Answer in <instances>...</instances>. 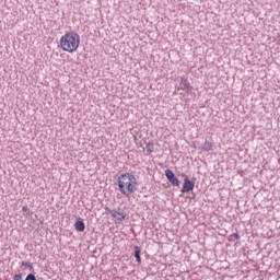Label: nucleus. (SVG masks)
<instances>
[{"mask_svg": "<svg viewBox=\"0 0 280 280\" xmlns=\"http://www.w3.org/2000/svg\"><path fill=\"white\" fill-rule=\"evenodd\" d=\"M118 189L127 198L137 191V177L130 173H122L117 179Z\"/></svg>", "mask_w": 280, "mask_h": 280, "instance_id": "nucleus-1", "label": "nucleus"}, {"mask_svg": "<svg viewBox=\"0 0 280 280\" xmlns=\"http://www.w3.org/2000/svg\"><path fill=\"white\" fill-rule=\"evenodd\" d=\"M60 47L63 51L73 54L80 47V35L75 32L66 33L60 38Z\"/></svg>", "mask_w": 280, "mask_h": 280, "instance_id": "nucleus-2", "label": "nucleus"}, {"mask_svg": "<svg viewBox=\"0 0 280 280\" xmlns=\"http://www.w3.org/2000/svg\"><path fill=\"white\" fill-rule=\"evenodd\" d=\"M194 187H196V182L190 180L189 177L184 178V185L180 189L182 194H189V191H194Z\"/></svg>", "mask_w": 280, "mask_h": 280, "instance_id": "nucleus-3", "label": "nucleus"}, {"mask_svg": "<svg viewBox=\"0 0 280 280\" xmlns=\"http://www.w3.org/2000/svg\"><path fill=\"white\" fill-rule=\"evenodd\" d=\"M165 176H166L168 183H171V185H173V187H178L180 185V182L178 180V177H176V175L174 174V171L167 168L165 171Z\"/></svg>", "mask_w": 280, "mask_h": 280, "instance_id": "nucleus-4", "label": "nucleus"}, {"mask_svg": "<svg viewBox=\"0 0 280 280\" xmlns=\"http://www.w3.org/2000/svg\"><path fill=\"white\" fill-rule=\"evenodd\" d=\"M116 217H113L114 222L116 224H121V222H124V220H126V211H121V208H118V211L116 210Z\"/></svg>", "mask_w": 280, "mask_h": 280, "instance_id": "nucleus-5", "label": "nucleus"}, {"mask_svg": "<svg viewBox=\"0 0 280 280\" xmlns=\"http://www.w3.org/2000/svg\"><path fill=\"white\" fill-rule=\"evenodd\" d=\"M74 229L75 231H78L79 233H84L85 229H86V224H84L83 220H79L74 223Z\"/></svg>", "mask_w": 280, "mask_h": 280, "instance_id": "nucleus-6", "label": "nucleus"}, {"mask_svg": "<svg viewBox=\"0 0 280 280\" xmlns=\"http://www.w3.org/2000/svg\"><path fill=\"white\" fill-rule=\"evenodd\" d=\"M133 257L138 264H141V247L135 246L133 247Z\"/></svg>", "mask_w": 280, "mask_h": 280, "instance_id": "nucleus-7", "label": "nucleus"}, {"mask_svg": "<svg viewBox=\"0 0 280 280\" xmlns=\"http://www.w3.org/2000/svg\"><path fill=\"white\" fill-rule=\"evenodd\" d=\"M180 86L182 89H187V91H194V86H191L187 79L182 80Z\"/></svg>", "mask_w": 280, "mask_h": 280, "instance_id": "nucleus-8", "label": "nucleus"}, {"mask_svg": "<svg viewBox=\"0 0 280 280\" xmlns=\"http://www.w3.org/2000/svg\"><path fill=\"white\" fill-rule=\"evenodd\" d=\"M211 150H213V142L210 141H205L203 145H202V151L203 152H211Z\"/></svg>", "mask_w": 280, "mask_h": 280, "instance_id": "nucleus-9", "label": "nucleus"}, {"mask_svg": "<svg viewBox=\"0 0 280 280\" xmlns=\"http://www.w3.org/2000/svg\"><path fill=\"white\" fill-rule=\"evenodd\" d=\"M145 148H147L148 154H152V152H154V143L153 142H147Z\"/></svg>", "mask_w": 280, "mask_h": 280, "instance_id": "nucleus-10", "label": "nucleus"}, {"mask_svg": "<svg viewBox=\"0 0 280 280\" xmlns=\"http://www.w3.org/2000/svg\"><path fill=\"white\" fill-rule=\"evenodd\" d=\"M105 213H106L107 215L110 214L112 218H115V217H116V213H117V210H110V208L105 207Z\"/></svg>", "mask_w": 280, "mask_h": 280, "instance_id": "nucleus-11", "label": "nucleus"}, {"mask_svg": "<svg viewBox=\"0 0 280 280\" xmlns=\"http://www.w3.org/2000/svg\"><path fill=\"white\" fill-rule=\"evenodd\" d=\"M22 266H24L25 268H30V270L34 269V267L32 266V262L22 261Z\"/></svg>", "mask_w": 280, "mask_h": 280, "instance_id": "nucleus-12", "label": "nucleus"}, {"mask_svg": "<svg viewBox=\"0 0 280 280\" xmlns=\"http://www.w3.org/2000/svg\"><path fill=\"white\" fill-rule=\"evenodd\" d=\"M13 280H23V273L19 272L13 276Z\"/></svg>", "mask_w": 280, "mask_h": 280, "instance_id": "nucleus-13", "label": "nucleus"}, {"mask_svg": "<svg viewBox=\"0 0 280 280\" xmlns=\"http://www.w3.org/2000/svg\"><path fill=\"white\" fill-rule=\"evenodd\" d=\"M25 280H36V276L34 273H28Z\"/></svg>", "mask_w": 280, "mask_h": 280, "instance_id": "nucleus-14", "label": "nucleus"}, {"mask_svg": "<svg viewBox=\"0 0 280 280\" xmlns=\"http://www.w3.org/2000/svg\"><path fill=\"white\" fill-rule=\"evenodd\" d=\"M22 211H23L24 213H30V208H28L27 206H23V207H22Z\"/></svg>", "mask_w": 280, "mask_h": 280, "instance_id": "nucleus-15", "label": "nucleus"}, {"mask_svg": "<svg viewBox=\"0 0 280 280\" xmlns=\"http://www.w3.org/2000/svg\"><path fill=\"white\" fill-rule=\"evenodd\" d=\"M231 237H233L234 240H240V234L233 233V234L231 235Z\"/></svg>", "mask_w": 280, "mask_h": 280, "instance_id": "nucleus-16", "label": "nucleus"}, {"mask_svg": "<svg viewBox=\"0 0 280 280\" xmlns=\"http://www.w3.org/2000/svg\"><path fill=\"white\" fill-rule=\"evenodd\" d=\"M200 1H205V0H200Z\"/></svg>", "mask_w": 280, "mask_h": 280, "instance_id": "nucleus-17", "label": "nucleus"}]
</instances>
